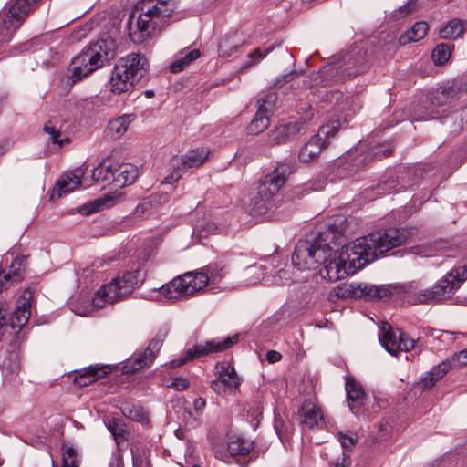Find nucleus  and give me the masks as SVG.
Here are the masks:
<instances>
[{
  "label": "nucleus",
  "instance_id": "f257e3e1",
  "mask_svg": "<svg viewBox=\"0 0 467 467\" xmlns=\"http://www.w3.org/2000/svg\"><path fill=\"white\" fill-rule=\"evenodd\" d=\"M407 238L404 230L389 228L357 238L348 244H344L347 263L329 265L328 274L333 279H344L374 261L378 254L387 253L402 244Z\"/></svg>",
  "mask_w": 467,
  "mask_h": 467
},
{
  "label": "nucleus",
  "instance_id": "f03ea898",
  "mask_svg": "<svg viewBox=\"0 0 467 467\" xmlns=\"http://www.w3.org/2000/svg\"><path fill=\"white\" fill-rule=\"evenodd\" d=\"M345 237L340 234L329 230L321 234L313 243L307 240H300L292 255V264L298 270L315 269L323 264L324 268L320 274L323 277L331 282L338 279H333L328 274L329 265H339L342 261L347 263L346 254L344 252Z\"/></svg>",
  "mask_w": 467,
  "mask_h": 467
},
{
  "label": "nucleus",
  "instance_id": "7ed1b4c3",
  "mask_svg": "<svg viewBox=\"0 0 467 467\" xmlns=\"http://www.w3.org/2000/svg\"><path fill=\"white\" fill-rule=\"evenodd\" d=\"M174 12L171 0H141L128 22L129 36L135 44L150 39L168 23Z\"/></svg>",
  "mask_w": 467,
  "mask_h": 467
},
{
  "label": "nucleus",
  "instance_id": "20e7f679",
  "mask_svg": "<svg viewBox=\"0 0 467 467\" xmlns=\"http://www.w3.org/2000/svg\"><path fill=\"white\" fill-rule=\"evenodd\" d=\"M226 265L221 262L209 264L199 272H188L172 279L160 288L166 299H184L209 286L214 292L226 276Z\"/></svg>",
  "mask_w": 467,
  "mask_h": 467
},
{
  "label": "nucleus",
  "instance_id": "39448f33",
  "mask_svg": "<svg viewBox=\"0 0 467 467\" xmlns=\"http://www.w3.org/2000/svg\"><path fill=\"white\" fill-rule=\"evenodd\" d=\"M145 275L142 270L127 271L122 276L113 279L110 283L100 287L92 300L80 299L72 306V311L81 317H87L93 311L104 307L107 304L119 301L130 294L139 284L142 283Z\"/></svg>",
  "mask_w": 467,
  "mask_h": 467
},
{
  "label": "nucleus",
  "instance_id": "423d86ee",
  "mask_svg": "<svg viewBox=\"0 0 467 467\" xmlns=\"http://www.w3.org/2000/svg\"><path fill=\"white\" fill-rule=\"evenodd\" d=\"M297 169L295 160H284L275 169L266 174L258 183L256 192L251 199L255 213H265L272 206V199L285 185L288 177Z\"/></svg>",
  "mask_w": 467,
  "mask_h": 467
},
{
  "label": "nucleus",
  "instance_id": "0eeeda50",
  "mask_svg": "<svg viewBox=\"0 0 467 467\" xmlns=\"http://www.w3.org/2000/svg\"><path fill=\"white\" fill-rule=\"evenodd\" d=\"M147 59L144 56L131 53L121 57L115 65L109 80L110 91L121 94L132 90L142 78Z\"/></svg>",
  "mask_w": 467,
  "mask_h": 467
},
{
  "label": "nucleus",
  "instance_id": "6e6552de",
  "mask_svg": "<svg viewBox=\"0 0 467 467\" xmlns=\"http://www.w3.org/2000/svg\"><path fill=\"white\" fill-rule=\"evenodd\" d=\"M467 279V264L457 265L431 287L420 291L416 303L431 304L451 298Z\"/></svg>",
  "mask_w": 467,
  "mask_h": 467
},
{
  "label": "nucleus",
  "instance_id": "1a4fd4ad",
  "mask_svg": "<svg viewBox=\"0 0 467 467\" xmlns=\"http://www.w3.org/2000/svg\"><path fill=\"white\" fill-rule=\"evenodd\" d=\"M337 297H368L388 300L400 293V287L368 284H345L334 288Z\"/></svg>",
  "mask_w": 467,
  "mask_h": 467
},
{
  "label": "nucleus",
  "instance_id": "9d476101",
  "mask_svg": "<svg viewBox=\"0 0 467 467\" xmlns=\"http://www.w3.org/2000/svg\"><path fill=\"white\" fill-rule=\"evenodd\" d=\"M238 339L239 335L235 334L223 338H213L212 340L206 341L205 343L195 344L192 348L186 350L180 358L171 360L170 362V366L171 368H175L184 365L188 361L193 360L202 356H206L210 353L223 351L236 344Z\"/></svg>",
  "mask_w": 467,
  "mask_h": 467
},
{
  "label": "nucleus",
  "instance_id": "9b49d317",
  "mask_svg": "<svg viewBox=\"0 0 467 467\" xmlns=\"http://www.w3.org/2000/svg\"><path fill=\"white\" fill-rule=\"evenodd\" d=\"M40 0H15L0 24V40L7 41Z\"/></svg>",
  "mask_w": 467,
  "mask_h": 467
},
{
  "label": "nucleus",
  "instance_id": "f8f14e48",
  "mask_svg": "<svg viewBox=\"0 0 467 467\" xmlns=\"http://www.w3.org/2000/svg\"><path fill=\"white\" fill-rule=\"evenodd\" d=\"M168 333L169 330L167 327L160 328L143 353L134 355L126 361L123 367L125 372L134 373L151 366Z\"/></svg>",
  "mask_w": 467,
  "mask_h": 467
},
{
  "label": "nucleus",
  "instance_id": "ddd939ff",
  "mask_svg": "<svg viewBox=\"0 0 467 467\" xmlns=\"http://www.w3.org/2000/svg\"><path fill=\"white\" fill-rule=\"evenodd\" d=\"M209 150L206 149H195L189 150L180 159L172 160L173 171L165 177L164 182L172 183L180 180L186 171L192 168H199L207 160Z\"/></svg>",
  "mask_w": 467,
  "mask_h": 467
},
{
  "label": "nucleus",
  "instance_id": "4468645a",
  "mask_svg": "<svg viewBox=\"0 0 467 467\" xmlns=\"http://www.w3.org/2000/svg\"><path fill=\"white\" fill-rule=\"evenodd\" d=\"M381 330L379 340L384 348L391 355H396L400 351L408 352L416 346V340L409 334L400 329L393 330L389 324H384Z\"/></svg>",
  "mask_w": 467,
  "mask_h": 467
},
{
  "label": "nucleus",
  "instance_id": "2eb2a0df",
  "mask_svg": "<svg viewBox=\"0 0 467 467\" xmlns=\"http://www.w3.org/2000/svg\"><path fill=\"white\" fill-rule=\"evenodd\" d=\"M77 57L88 67H102L106 61L114 57V51L108 47L106 40L100 39L85 47Z\"/></svg>",
  "mask_w": 467,
  "mask_h": 467
},
{
  "label": "nucleus",
  "instance_id": "dca6fc26",
  "mask_svg": "<svg viewBox=\"0 0 467 467\" xmlns=\"http://www.w3.org/2000/svg\"><path fill=\"white\" fill-rule=\"evenodd\" d=\"M216 368L219 376L212 381V389L219 395L234 392L240 385V379L234 368L228 362H222Z\"/></svg>",
  "mask_w": 467,
  "mask_h": 467
},
{
  "label": "nucleus",
  "instance_id": "f3484780",
  "mask_svg": "<svg viewBox=\"0 0 467 467\" xmlns=\"http://www.w3.org/2000/svg\"><path fill=\"white\" fill-rule=\"evenodd\" d=\"M327 101L337 111L343 113L345 118L351 117L361 108L359 98L357 95H346L338 90L331 91L327 95Z\"/></svg>",
  "mask_w": 467,
  "mask_h": 467
},
{
  "label": "nucleus",
  "instance_id": "a211bd4d",
  "mask_svg": "<svg viewBox=\"0 0 467 467\" xmlns=\"http://www.w3.org/2000/svg\"><path fill=\"white\" fill-rule=\"evenodd\" d=\"M84 174L85 172L81 168H77L74 171L62 174L53 188L51 199L55 200L56 195L57 198H60L64 194L79 189Z\"/></svg>",
  "mask_w": 467,
  "mask_h": 467
},
{
  "label": "nucleus",
  "instance_id": "6ab92c4d",
  "mask_svg": "<svg viewBox=\"0 0 467 467\" xmlns=\"http://www.w3.org/2000/svg\"><path fill=\"white\" fill-rule=\"evenodd\" d=\"M305 130V123L295 121L280 124L269 134L271 145H279L296 140Z\"/></svg>",
  "mask_w": 467,
  "mask_h": 467
},
{
  "label": "nucleus",
  "instance_id": "aec40b11",
  "mask_svg": "<svg viewBox=\"0 0 467 467\" xmlns=\"http://www.w3.org/2000/svg\"><path fill=\"white\" fill-rule=\"evenodd\" d=\"M30 292L24 294L17 300V306L9 318V327L15 335L27 323L31 315Z\"/></svg>",
  "mask_w": 467,
  "mask_h": 467
},
{
  "label": "nucleus",
  "instance_id": "412c9836",
  "mask_svg": "<svg viewBox=\"0 0 467 467\" xmlns=\"http://www.w3.org/2000/svg\"><path fill=\"white\" fill-rule=\"evenodd\" d=\"M346 392L348 407L353 414H358L365 403L366 394L361 385L355 379H346Z\"/></svg>",
  "mask_w": 467,
  "mask_h": 467
},
{
  "label": "nucleus",
  "instance_id": "4be33fe9",
  "mask_svg": "<svg viewBox=\"0 0 467 467\" xmlns=\"http://www.w3.org/2000/svg\"><path fill=\"white\" fill-rule=\"evenodd\" d=\"M300 423L312 429L323 420V414L320 408L311 400H305L298 410Z\"/></svg>",
  "mask_w": 467,
  "mask_h": 467
},
{
  "label": "nucleus",
  "instance_id": "5701e85b",
  "mask_svg": "<svg viewBox=\"0 0 467 467\" xmlns=\"http://www.w3.org/2000/svg\"><path fill=\"white\" fill-rule=\"evenodd\" d=\"M245 39L242 34L234 32L225 35L219 42L218 54L223 57H230L236 55L244 45Z\"/></svg>",
  "mask_w": 467,
  "mask_h": 467
},
{
  "label": "nucleus",
  "instance_id": "b1692460",
  "mask_svg": "<svg viewBox=\"0 0 467 467\" xmlns=\"http://www.w3.org/2000/svg\"><path fill=\"white\" fill-rule=\"evenodd\" d=\"M133 113L123 114L111 119L106 127V135L110 140H119L128 131L130 124L135 120Z\"/></svg>",
  "mask_w": 467,
  "mask_h": 467
},
{
  "label": "nucleus",
  "instance_id": "393cba45",
  "mask_svg": "<svg viewBox=\"0 0 467 467\" xmlns=\"http://www.w3.org/2000/svg\"><path fill=\"white\" fill-rule=\"evenodd\" d=\"M242 280L235 286H231L226 284L219 286L220 290H227L236 288L239 286H250L258 284L265 278V268L262 265H253L245 268L242 273Z\"/></svg>",
  "mask_w": 467,
  "mask_h": 467
},
{
  "label": "nucleus",
  "instance_id": "a878e982",
  "mask_svg": "<svg viewBox=\"0 0 467 467\" xmlns=\"http://www.w3.org/2000/svg\"><path fill=\"white\" fill-rule=\"evenodd\" d=\"M116 174L114 175L115 187L122 188L132 184L138 177V168L130 163L115 162Z\"/></svg>",
  "mask_w": 467,
  "mask_h": 467
},
{
  "label": "nucleus",
  "instance_id": "bb28decb",
  "mask_svg": "<svg viewBox=\"0 0 467 467\" xmlns=\"http://www.w3.org/2000/svg\"><path fill=\"white\" fill-rule=\"evenodd\" d=\"M326 143L320 140L316 135L312 136L307 142L300 149L298 159L302 162L315 161L326 148Z\"/></svg>",
  "mask_w": 467,
  "mask_h": 467
},
{
  "label": "nucleus",
  "instance_id": "cd10ccee",
  "mask_svg": "<svg viewBox=\"0 0 467 467\" xmlns=\"http://www.w3.org/2000/svg\"><path fill=\"white\" fill-rule=\"evenodd\" d=\"M201 56L199 49H183L181 51L170 66L172 73H179L184 70L191 63Z\"/></svg>",
  "mask_w": 467,
  "mask_h": 467
},
{
  "label": "nucleus",
  "instance_id": "c85d7f7f",
  "mask_svg": "<svg viewBox=\"0 0 467 467\" xmlns=\"http://www.w3.org/2000/svg\"><path fill=\"white\" fill-rule=\"evenodd\" d=\"M121 199L120 194L117 195H105L104 197L99 198L92 202L82 205L79 208L81 214L88 215L103 210L104 208H109L114 205Z\"/></svg>",
  "mask_w": 467,
  "mask_h": 467
},
{
  "label": "nucleus",
  "instance_id": "c756f323",
  "mask_svg": "<svg viewBox=\"0 0 467 467\" xmlns=\"http://www.w3.org/2000/svg\"><path fill=\"white\" fill-rule=\"evenodd\" d=\"M109 372L108 366H89L76 379V382L83 387L91 384Z\"/></svg>",
  "mask_w": 467,
  "mask_h": 467
},
{
  "label": "nucleus",
  "instance_id": "7c9ffc66",
  "mask_svg": "<svg viewBox=\"0 0 467 467\" xmlns=\"http://www.w3.org/2000/svg\"><path fill=\"white\" fill-rule=\"evenodd\" d=\"M466 30V24L464 21L453 18L448 21L439 32V36L442 39L455 40L463 36Z\"/></svg>",
  "mask_w": 467,
  "mask_h": 467
},
{
  "label": "nucleus",
  "instance_id": "2f4dec72",
  "mask_svg": "<svg viewBox=\"0 0 467 467\" xmlns=\"http://www.w3.org/2000/svg\"><path fill=\"white\" fill-rule=\"evenodd\" d=\"M428 30L429 26L426 22H417L400 36L399 43L405 46L411 42L420 41L426 36Z\"/></svg>",
  "mask_w": 467,
  "mask_h": 467
},
{
  "label": "nucleus",
  "instance_id": "473e14b6",
  "mask_svg": "<svg viewBox=\"0 0 467 467\" xmlns=\"http://www.w3.org/2000/svg\"><path fill=\"white\" fill-rule=\"evenodd\" d=\"M116 174L115 162L110 160H104L98 167L92 171V179L96 182H109L114 183V175Z\"/></svg>",
  "mask_w": 467,
  "mask_h": 467
},
{
  "label": "nucleus",
  "instance_id": "72a5a7b5",
  "mask_svg": "<svg viewBox=\"0 0 467 467\" xmlns=\"http://www.w3.org/2000/svg\"><path fill=\"white\" fill-rule=\"evenodd\" d=\"M270 113L264 111V108L258 109L257 112L248 126V132L257 135L266 130L270 124Z\"/></svg>",
  "mask_w": 467,
  "mask_h": 467
},
{
  "label": "nucleus",
  "instance_id": "f704fd0d",
  "mask_svg": "<svg viewBox=\"0 0 467 467\" xmlns=\"http://www.w3.org/2000/svg\"><path fill=\"white\" fill-rule=\"evenodd\" d=\"M99 68V67H86V65L81 63V61H79V58L76 56L72 59L70 64L69 70L71 72V75L69 78L71 79L72 83H76L78 81L82 80L84 78L88 77L89 74H91Z\"/></svg>",
  "mask_w": 467,
  "mask_h": 467
},
{
  "label": "nucleus",
  "instance_id": "c9c22d12",
  "mask_svg": "<svg viewBox=\"0 0 467 467\" xmlns=\"http://www.w3.org/2000/svg\"><path fill=\"white\" fill-rule=\"evenodd\" d=\"M107 428L118 445L128 439L127 426L120 419L113 418L107 422Z\"/></svg>",
  "mask_w": 467,
  "mask_h": 467
},
{
  "label": "nucleus",
  "instance_id": "e433bc0d",
  "mask_svg": "<svg viewBox=\"0 0 467 467\" xmlns=\"http://www.w3.org/2000/svg\"><path fill=\"white\" fill-rule=\"evenodd\" d=\"M122 414L131 420L145 423L148 421V415L145 410L139 405L125 403L121 406Z\"/></svg>",
  "mask_w": 467,
  "mask_h": 467
},
{
  "label": "nucleus",
  "instance_id": "4c0bfd02",
  "mask_svg": "<svg viewBox=\"0 0 467 467\" xmlns=\"http://www.w3.org/2000/svg\"><path fill=\"white\" fill-rule=\"evenodd\" d=\"M450 366L449 364L442 362L438 366L434 367L429 374L422 379L421 383L424 389H431L435 383L445 376V374L449 371Z\"/></svg>",
  "mask_w": 467,
  "mask_h": 467
},
{
  "label": "nucleus",
  "instance_id": "58836bf2",
  "mask_svg": "<svg viewBox=\"0 0 467 467\" xmlns=\"http://www.w3.org/2000/svg\"><path fill=\"white\" fill-rule=\"evenodd\" d=\"M253 449V442L243 438L233 439L228 442V451L232 456L246 455Z\"/></svg>",
  "mask_w": 467,
  "mask_h": 467
},
{
  "label": "nucleus",
  "instance_id": "ea45409f",
  "mask_svg": "<svg viewBox=\"0 0 467 467\" xmlns=\"http://www.w3.org/2000/svg\"><path fill=\"white\" fill-rule=\"evenodd\" d=\"M79 460L77 451L72 446L64 445L62 447V467H78ZM52 467H57L52 461Z\"/></svg>",
  "mask_w": 467,
  "mask_h": 467
},
{
  "label": "nucleus",
  "instance_id": "a19ab883",
  "mask_svg": "<svg viewBox=\"0 0 467 467\" xmlns=\"http://www.w3.org/2000/svg\"><path fill=\"white\" fill-rule=\"evenodd\" d=\"M451 54V47L446 43H441L436 46L432 51V59L435 64L443 65L445 64Z\"/></svg>",
  "mask_w": 467,
  "mask_h": 467
},
{
  "label": "nucleus",
  "instance_id": "79ce46f5",
  "mask_svg": "<svg viewBox=\"0 0 467 467\" xmlns=\"http://www.w3.org/2000/svg\"><path fill=\"white\" fill-rule=\"evenodd\" d=\"M339 130V121L335 120L327 125H323L318 130V132L316 136L323 142L326 143V146L328 145V140L330 138L334 137Z\"/></svg>",
  "mask_w": 467,
  "mask_h": 467
},
{
  "label": "nucleus",
  "instance_id": "37998d69",
  "mask_svg": "<svg viewBox=\"0 0 467 467\" xmlns=\"http://www.w3.org/2000/svg\"><path fill=\"white\" fill-rule=\"evenodd\" d=\"M133 467H151L149 451L137 448L131 449Z\"/></svg>",
  "mask_w": 467,
  "mask_h": 467
},
{
  "label": "nucleus",
  "instance_id": "c03bdc74",
  "mask_svg": "<svg viewBox=\"0 0 467 467\" xmlns=\"http://www.w3.org/2000/svg\"><path fill=\"white\" fill-rule=\"evenodd\" d=\"M24 258L20 256H16L13 259V262L9 265V269L6 272L11 275L13 280L16 282H20L23 279L24 275V267H23Z\"/></svg>",
  "mask_w": 467,
  "mask_h": 467
},
{
  "label": "nucleus",
  "instance_id": "a18cd8bd",
  "mask_svg": "<svg viewBox=\"0 0 467 467\" xmlns=\"http://www.w3.org/2000/svg\"><path fill=\"white\" fill-rule=\"evenodd\" d=\"M418 10L417 0H409L405 5L393 11V17L396 19L404 18Z\"/></svg>",
  "mask_w": 467,
  "mask_h": 467
},
{
  "label": "nucleus",
  "instance_id": "49530a36",
  "mask_svg": "<svg viewBox=\"0 0 467 467\" xmlns=\"http://www.w3.org/2000/svg\"><path fill=\"white\" fill-rule=\"evenodd\" d=\"M273 49V46L265 48V50H261L259 47L254 49L252 52L248 54L247 57L250 59V61L244 66V68H248L254 66L263 58H265Z\"/></svg>",
  "mask_w": 467,
  "mask_h": 467
},
{
  "label": "nucleus",
  "instance_id": "de8ad7c7",
  "mask_svg": "<svg viewBox=\"0 0 467 467\" xmlns=\"http://www.w3.org/2000/svg\"><path fill=\"white\" fill-rule=\"evenodd\" d=\"M206 407V400L203 398H197L193 401V411H185L184 420L193 418L196 420L200 417Z\"/></svg>",
  "mask_w": 467,
  "mask_h": 467
},
{
  "label": "nucleus",
  "instance_id": "09e8293b",
  "mask_svg": "<svg viewBox=\"0 0 467 467\" xmlns=\"http://www.w3.org/2000/svg\"><path fill=\"white\" fill-rule=\"evenodd\" d=\"M276 94L274 92H270L257 101L258 109L264 108V111H266L271 114L272 109L276 102Z\"/></svg>",
  "mask_w": 467,
  "mask_h": 467
},
{
  "label": "nucleus",
  "instance_id": "8fccbe9b",
  "mask_svg": "<svg viewBox=\"0 0 467 467\" xmlns=\"http://www.w3.org/2000/svg\"><path fill=\"white\" fill-rule=\"evenodd\" d=\"M337 439L345 451H351L357 442L356 434H346L341 431L337 433Z\"/></svg>",
  "mask_w": 467,
  "mask_h": 467
},
{
  "label": "nucleus",
  "instance_id": "3c124183",
  "mask_svg": "<svg viewBox=\"0 0 467 467\" xmlns=\"http://www.w3.org/2000/svg\"><path fill=\"white\" fill-rule=\"evenodd\" d=\"M150 199V202H143L139 204L136 208V213H139L140 211L144 212L147 210L150 207L151 202H157L159 204L167 202L169 201V195L167 193H159L151 195Z\"/></svg>",
  "mask_w": 467,
  "mask_h": 467
},
{
  "label": "nucleus",
  "instance_id": "603ef678",
  "mask_svg": "<svg viewBox=\"0 0 467 467\" xmlns=\"http://www.w3.org/2000/svg\"><path fill=\"white\" fill-rule=\"evenodd\" d=\"M43 130L47 134L50 136L54 143H57L60 146L63 144V140H59L60 130L56 127V125L51 120H48L44 125Z\"/></svg>",
  "mask_w": 467,
  "mask_h": 467
},
{
  "label": "nucleus",
  "instance_id": "864d4df0",
  "mask_svg": "<svg viewBox=\"0 0 467 467\" xmlns=\"http://www.w3.org/2000/svg\"><path fill=\"white\" fill-rule=\"evenodd\" d=\"M263 414V407L261 403L255 402L247 410L248 417H251L253 425L254 427L257 426L261 417Z\"/></svg>",
  "mask_w": 467,
  "mask_h": 467
},
{
  "label": "nucleus",
  "instance_id": "5fc2aeb1",
  "mask_svg": "<svg viewBox=\"0 0 467 467\" xmlns=\"http://www.w3.org/2000/svg\"><path fill=\"white\" fill-rule=\"evenodd\" d=\"M18 282L13 280L11 275L5 269L0 270V293Z\"/></svg>",
  "mask_w": 467,
  "mask_h": 467
},
{
  "label": "nucleus",
  "instance_id": "6e6d98bb",
  "mask_svg": "<svg viewBox=\"0 0 467 467\" xmlns=\"http://www.w3.org/2000/svg\"><path fill=\"white\" fill-rule=\"evenodd\" d=\"M169 387L174 389L177 391L185 390L189 387V381L183 378H175Z\"/></svg>",
  "mask_w": 467,
  "mask_h": 467
},
{
  "label": "nucleus",
  "instance_id": "4d7b16f0",
  "mask_svg": "<svg viewBox=\"0 0 467 467\" xmlns=\"http://www.w3.org/2000/svg\"><path fill=\"white\" fill-rule=\"evenodd\" d=\"M351 460L348 455L345 452L342 453L340 457H338L335 462L332 463L331 467H350Z\"/></svg>",
  "mask_w": 467,
  "mask_h": 467
},
{
  "label": "nucleus",
  "instance_id": "13d9d810",
  "mask_svg": "<svg viewBox=\"0 0 467 467\" xmlns=\"http://www.w3.org/2000/svg\"><path fill=\"white\" fill-rule=\"evenodd\" d=\"M109 467H124L123 458L119 452L114 453L110 458Z\"/></svg>",
  "mask_w": 467,
  "mask_h": 467
},
{
  "label": "nucleus",
  "instance_id": "bf43d9fd",
  "mask_svg": "<svg viewBox=\"0 0 467 467\" xmlns=\"http://www.w3.org/2000/svg\"><path fill=\"white\" fill-rule=\"evenodd\" d=\"M453 359L461 366L467 365V348L456 353Z\"/></svg>",
  "mask_w": 467,
  "mask_h": 467
},
{
  "label": "nucleus",
  "instance_id": "052dcab7",
  "mask_svg": "<svg viewBox=\"0 0 467 467\" xmlns=\"http://www.w3.org/2000/svg\"><path fill=\"white\" fill-rule=\"evenodd\" d=\"M265 358L269 363H275L281 360L282 355L276 350H269L265 355Z\"/></svg>",
  "mask_w": 467,
  "mask_h": 467
},
{
  "label": "nucleus",
  "instance_id": "680f3d73",
  "mask_svg": "<svg viewBox=\"0 0 467 467\" xmlns=\"http://www.w3.org/2000/svg\"><path fill=\"white\" fill-rule=\"evenodd\" d=\"M334 70L335 67L332 66L325 67L322 70L316 74V81H317L318 78H321L325 76L332 75Z\"/></svg>",
  "mask_w": 467,
  "mask_h": 467
},
{
  "label": "nucleus",
  "instance_id": "e2e57ef3",
  "mask_svg": "<svg viewBox=\"0 0 467 467\" xmlns=\"http://www.w3.org/2000/svg\"><path fill=\"white\" fill-rule=\"evenodd\" d=\"M203 230L207 234H216L217 233V226L211 222L206 223L205 226L203 227Z\"/></svg>",
  "mask_w": 467,
  "mask_h": 467
},
{
  "label": "nucleus",
  "instance_id": "0e129e2a",
  "mask_svg": "<svg viewBox=\"0 0 467 467\" xmlns=\"http://www.w3.org/2000/svg\"><path fill=\"white\" fill-rule=\"evenodd\" d=\"M295 75H296L295 72H290V73L283 76L282 79L276 80V82L275 83V86H278L281 82L285 83V82L292 80L294 78Z\"/></svg>",
  "mask_w": 467,
  "mask_h": 467
},
{
  "label": "nucleus",
  "instance_id": "69168bd1",
  "mask_svg": "<svg viewBox=\"0 0 467 467\" xmlns=\"http://www.w3.org/2000/svg\"><path fill=\"white\" fill-rule=\"evenodd\" d=\"M392 150L390 149H385L384 151H383V154L382 156L383 157H387V156H389L391 154Z\"/></svg>",
  "mask_w": 467,
  "mask_h": 467
},
{
  "label": "nucleus",
  "instance_id": "338daca9",
  "mask_svg": "<svg viewBox=\"0 0 467 467\" xmlns=\"http://www.w3.org/2000/svg\"><path fill=\"white\" fill-rule=\"evenodd\" d=\"M286 274H287V271H285V270H280V271L278 272V276H279V278H280V279H282L283 277H285V275H286Z\"/></svg>",
  "mask_w": 467,
  "mask_h": 467
},
{
  "label": "nucleus",
  "instance_id": "774afa93",
  "mask_svg": "<svg viewBox=\"0 0 467 467\" xmlns=\"http://www.w3.org/2000/svg\"><path fill=\"white\" fill-rule=\"evenodd\" d=\"M146 96H147L148 98L152 97V96H153V91H152V90H147V91H146Z\"/></svg>",
  "mask_w": 467,
  "mask_h": 467
}]
</instances>
